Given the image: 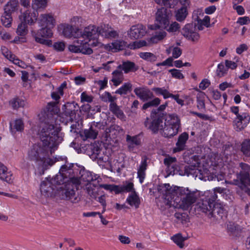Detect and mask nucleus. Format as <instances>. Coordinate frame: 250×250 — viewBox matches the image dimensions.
<instances>
[{
	"label": "nucleus",
	"instance_id": "f257e3e1",
	"mask_svg": "<svg viewBox=\"0 0 250 250\" xmlns=\"http://www.w3.org/2000/svg\"><path fill=\"white\" fill-rule=\"evenodd\" d=\"M60 128L53 124H45L40 133V137L42 146L35 144L29 152V156L32 160L39 162L42 165V169L39 175H42L49 167L52 166L55 161L49 157L50 153L54 151L63 140Z\"/></svg>",
	"mask_w": 250,
	"mask_h": 250
},
{
	"label": "nucleus",
	"instance_id": "f03ea898",
	"mask_svg": "<svg viewBox=\"0 0 250 250\" xmlns=\"http://www.w3.org/2000/svg\"><path fill=\"white\" fill-rule=\"evenodd\" d=\"M158 191L163 195V206L169 208L171 206L174 197V192H175L178 197L180 198L178 202H176V208L183 210H188L196 202L199 196L197 190L191 191L188 188L175 187H171L169 184L160 185L158 188Z\"/></svg>",
	"mask_w": 250,
	"mask_h": 250
},
{
	"label": "nucleus",
	"instance_id": "7ed1b4c3",
	"mask_svg": "<svg viewBox=\"0 0 250 250\" xmlns=\"http://www.w3.org/2000/svg\"><path fill=\"white\" fill-rule=\"evenodd\" d=\"M80 184L78 178H71V181L59 188L58 193L62 199L69 200L73 203H78L80 198L76 191Z\"/></svg>",
	"mask_w": 250,
	"mask_h": 250
},
{
	"label": "nucleus",
	"instance_id": "20e7f679",
	"mask_svg": "<svg viewBox=\"0 0 250 250\" xmlns=\"http://www.w3.org/2000/svg\"><path fill=\"white\" fill-rule=\"evenodd\" d=\"M98 29L95 25H89L85 27L83 31H81L80 37L83 39L84 43L88 47H101L103 44L98 41Z\"/></svg>",
	"mask_w": 250,
	"mask_h": 250
},
{
	"label": "nucleus",
	"instance_id": "39448f33",
	"mask_svg": "<svg viewBox=\"0 0 250 250\" xmlns=\"http://www.w3.org/2000/svg\"><path fill=\"white\" fill-rule=\"evenodd\" d=\"M166 121L160 134L166 138H170L176 135L180 127V120L178 117L174 114L169 115Z\"/></svg>",
	"mask_w": 250,
	"mask_h": 250
},
{
	"label": "nucleus",
	"instance_id": "423d86ee",
	"mask_svg": "<svg viewBox=\"0 0 250 250\" xmlns=\"http://www.w3.org/2000/svg\"><path fill=\"white\" fill-rule=\"evenodd\" d=\"M73 164H70L69 166L66 165L61 167L59 174H57L53 178L50 179L54 186H61L64 183L65 184L71 181V178H76L72 175L73 170L72 167Z\"/></svg>",
	"mask_w": 250,
	"mask_h": 250
},
{
	"label": "nucleus",
	"instance_id": "0eeeda50",
	"mask_svg": "<svg viewBox=\"0 0 250 250\" xmlns=\"http://www.w3.org/2000/svg\"><path fill=\"white\" fill-rule=\"evenodd\" d=\"M42 28L37 31H32V36L35 39L36 42L50 46L52 45V41L49 40H46L43 38L51 37L53 33L51 28L53 27L48 26H42Z\"/></svg>",
	"mask_w": 250,
	"mask_h": 250
},
{
	"label": "nucleus",
	"instance_id": "6e6552de",
	"mask_svg": "<svg viewBox=\"0 0 250 250\" xmlns=\"http://www.w3.org/2000/svg\"><path fill=\"white\" fill-rule=\"evenodd\" d=\"M79 108L78 104L74 102L67 103L64 104L62 107V118L65 120L62 122H65L66 124L76 119V113L78 111Z\"/></svg>",
	"mask_w": 250,
	"mask_h": 250
},
{
	"label": "nucleus",
	"instance_id": "1a4fd4ad",
	"mask_svg": "<svg viewBox=\"0 0 250 250\" xmlns=\"http://www.w3.org/2000/svg\"><path fill=\"white\" fill-rule=\"evenodd\" d=\"M150 118L151 119L146 118L144 123L145 125L154 133H157L158 132L161 133V131L162 130L164 125L163 120L165 118L155 115L153 116L152 114L150 115Z\"/></svg>",
	"mask_w": 250,
	"mask_h": 250
},
{
	"label": "nucleus",
	"instance_id": "9d476101",
	"mask_svg": "<svg viewBox=\"0 0 250 250\" xmlns=\"http://www.w3.org/2000/svg\"><path fill=\"white\" fill-rule=\"evenodd\" d=\"M170 13L164 7L158 10L156 14V21L158 28H167L169 24Z\"/></svg>",
	"mask_w": 250,
	"mask_h": 250
},
{
	"label": "nucleus",
	"instance_id": "9b49d317",
	"mask_svg": "<svg viewBox=\"0 0 250 250\" xmlns=\"http://www.w3.org/2000/svg\"><path fill=\"white\" fill-rule=\"evenodd\" d=\"M213 208L208 213V217L216 221H220L226 217V212L223 205L219 203H213Z\"/></svg>",
	"mask_w": 250,
	"mask_h": 250
},
{
	"label": "nucleus",
	"instance_id": "f8f14e48",
	"mask_svg": "<svg viewBox=\"0 0 250 250\" xmlns=\"http://www.w3.org/2000/svg\"><path fill=\"white\" fill-rule=\"evenodd\" d=\"M110 47L115 52L123 50L127 47L131 49L140 48L141 47V41L138 40L133 43L127 44L126 42L124 41L116 40L111 43Z\"/></svg>",
	"mask_w": 250,
	"mask_h": 250
},
{
	"label": "nucleus",
	"instance_id": "ddd939ff",
	"mask_svg": "<svg viewBox=\"0 0 250 250\" xmlns=\"http://www.w3.org/2000/svg\"><path fill=\"white\" fill-rule=\"evenodd\" d=\"M59 188L56 187V186H54L48 178H46L45 180L43 181L40 185L41 194L45 197L52 196L54 194V191L56 190L58 191Z\"/></svg>",
	"mask_w": 250,
	"mask_h": 250
},
{
	"label": "nucleus",
	"instance_id": "4468645a",
	"mask_svg": "<svg viewBox=\"0 0 250 250\" xmlns=\"http://www.w3.org/2000/svg\"><path fill=\"white\" fill-rule=\"evenodd\" d=\"M213 202L210 199L208 194H206L205 199L199 200L195 205V209L198 211H200L207 214L210 212Z\"/></svg>",
	"mask_w": 250,
	"mask_h": 250
},
{
	"label": "nucleus",
	"instance_id": "2eb2a0df",
	"mask_svg": "<svg viewBox=\"0 0 250 250\" xmlns=\"http://www.w3.org/2000/svg\"><path fill=\"white\" fill-rule=\"evenodd\" d=\"M236 179L230 182L231 185L238 186L240 189H245L250 186V176L242 172L237 173Z\"/></svg>",
	"mask_w": 250,
	"mask_h": 250
},
{
	"label": "nucleus",
	"instance_id": "dca6fc26",
	"mask_svg": "<svg viewBox=\"0 0 250 250\" xmlns=\"http://www.w3.org/2000/svg\"><path fill=\"white\" fill-rule=\"evenodd\" d=\"M89 150L88 151V155L91 159L93 160L98 159L101 161L105 162L104 161V156L102 152V148L100 147L99 144L94 143L91 144L89 146Z\"/></svg>",
	"mask_w": 250,
	"mask_h": 250
},
{
	"label": "nucleus",
	"instance_id": "f3484780",
	"mask_svg": "<svg viewBox=\"0 0 250 250\" xmlns=\"http://www.w3.org/2000/svg\"><path fill=\"white\" fill-rule=\"evenodd\" d=\"M250 121V116L248 114L244 113L238 115L234 121V128L237 131H240L246 127Z\"/></svg>",
	"mask_w": 250,
	"mask_h": 250
},
{
	"label": "nucleus",
	"instance_id": "a211bd4d",
	"mask_svg": "<svg viewBox=\"0 0 250 250\" xmlns=\"http://www.w3.org/2000/svg\"><path fill=\"white\" fill-rule=\"evenodd\" d=\"M97 28L98 37L101 35L105 38H113L118 36V32L113 30L108 24L101 25Z\"/></svg>",
	"mask_w": 250,
	"mask_h": 250
},
{
	"label": "nucleus",
	"instance_id": "6ab92c4d",
	"mask_svg": "<svg viewBox=\"0 0 250 250\" xmlns=\"http://www.w3.org/2000/svg\"><path fill=\"white\" fill-rule=\"evenodd\" d=\"M182 35L188 40L197 41L199 38L198 33L195 32V27L192 24H187L182 29Z\"/></svg>",
	"mask_w": 250,
	"mask_h": 250
},
{
	"label": "nucleus",
	"instance_id": "aec40b11",
	"mask_svg": "<svg viewBox=\"0 0 250 250\" xmlns=\"http://www.w3.org/2000/svg\"><path fill=\"white\" fill-rule=\"evenodd\" d=\"M82 178L83 180H85V181L88 182L86 185L87 193L91 198L96 199L97 195V192L94 185L90 183V182L93 180L91 173L88 172H86L82 175Z\"/></svg>",
	"mask_w": 250,
	"mask_h": 250
},
{
	"label": "nucleus",
	"instance_id": "412c9836",
	"mask_svg": "<svg viewBox=\"0 0 250 250\" xmlns=\"http://www.w3.org/2000/svg\"><path fill=\"white\" fill-rule=\"evenodd\" d=\"M62 34L66 38H70L73 37L74 38H80L81 31L77 27L68 24H64L62 25Z\"/></svg>",
	"mask_w": 250,
	"mask_h": 250
},
{
	"label": "nucleus",
	"instance_id": "4be33fe9",
	"mask_svg": "<svg viewBox=\"0 0 250 250\" xmlns=\"http://www.w3.org/2000/svg\"><path fill=\"white\" fill-rule=\"evenodd\" d=\"M38 23L40 26L53 27L55 24V20L51 14H43L40 16Z\"/></svg>",
	"mask_w": 250,
	"mask_h": 250
},
{
	"label": "nucleus",
	"instance_id": "5701e85b",
	"mask_svg": "<svg viewBox=\"0 0 250 250\" xmlns=\"http://www.w3.org/2000/svg\"><path fill=\"white\" fill-rule=\"evenodd\" d=\"M93 126H95L100 129H104V125H103V123L94 122L89 129L84 130L83 135L84 136L85 139L89 138L95 139L96 138L98 131L97 130L93 129Z\"/></svg>",
	"mask_w": 250,
	"mask_h": 250
},
{
	"label": "nucleus",
	"instance_id": "b1692460",
	"mask_svg": "<svg viewBox=\"0 0 250 250\" xmlns=\"http://www.w3.org/2000/svg\"><path fill=\"white\" fill-rule=\"evenodd\" d=\"M68 49L72 52L82 53L85 55H90L93 53L92 49L90 47H88L86 43L84 42L81 43L80 45H70Z\"/></svg>",
	"mask_w": 250,
	"mask_h": 250
},
{
	"label": "nucleus",
	"instance_id": "393cba45",
	"mask_svg": "<svg viewBox=\"0 0 250 250\" xmlns=\"http://www.w3.org/2000/svg\"><path fill=\"white\" fill-rule=\"evenodd\" d=\"M38 13L35 10L33 11L27 10L22 14V21L28 24H33L37 20Z\"/></svg>",
	"mask_w": 250,
	"mask_h": 250
},
{
	"label": "nucleus",
	"instance_id": "a878e982",
	"mask_svg": "<svg viewBox=\"0 0 250 250\" xmlns=\"http://www.w3.org/2000/svg\"><path fill=\"white\" fill-rule=\"evenodd\" d=\"M0 179L8 183L13 182V174L11 171H8L6 166L0 162Z\"/></svg>",
	"mask_w": 250,
	"mask_h": 250
},
{
	"label": "nucleus",
	"instance_id": "bb28decb",
	"mask_svg": "<svg viewBox=\"0 0 250 250\" xmlns=\"http://www.w3.org/2000/svg\"><path fill=\"white\" fill-rule=\"evenodd\" d=\"M117 194L122 193H131L135 190L134 188V184L128 181H126L123 183L122 185H117Z\"/></svg>",
	"mask_w": 250,
	"mask_h": 250
},
{
	"label": "nucleus",
	"instance_id": "cd10ccee",
	"mask_svg": "<svg viewBox=\"0 0 250 250\" xmlns=\"http://www.w3.org/2000/svg\"><path fill=\"white\" fill-rule=\"evenodd\" d=\"M188 139V134L186 132L182 133L178 137V141L176 144V147L174 148V152L183 150L185 148L186 143Z\"/></svg>",
	"mask_w": 250,
	"mask_h": 250
},
{
	"label": "nucleus",
	"instance_id": "c85d7f7f",
	"mask_svg": "<svg viewBox=\"0 0 250 250\" xmlns=\"http://www.w3.org/2000/svg\"><path fill=\"white\" fill-rule=\"evenodd\" d=\"M126 202L131 206H134L136 208L139 207L140 198L138 194L135 190L129 193L126 198Z\"/></svg>",
	"mask_w": 250,
	"mask_h": 250
},
{
	"label": "nucleus",
	"instance_id": "c756f323",
	"mask_svg": "<svg viewBox=\"0 0 250 250\" xmlns=\"http://www.w3.org/2000/svg\"><path fill=\"white\" fill-rule=\"evenodd\" d=\"M109 108L110 111L117 118H119L122 121L125 120V115L124 113L122 110H121L120 107L116 104V103L110 104Z\"/></svg>",
	"mask_w": 250,
	"mask_h": 250
},
{
	"label": "nucleus",
	"instance_id": "7c9ffc66",
	"mask_svg": "<svg viewBox=\"0 0 250 250\" xmlns=\"http://www.w3.org/2000/svg\"><path fill=\"white\" fill-rule=\"evenodd\" d=\"M112 78L111 81L113 84L117 86L121 84L124 80V75L122 71L117 68L112 72Z\"/></svg>",
	"mask_w": 250,
	"mask_h": 250
},
{
	"label": "nucleus",
	"instance_id": "2f4dec72",
	"mask_svg": "<svg viewBox=\"0 0 250 250\" xmlns=\"http://www.w3.org/2000/svg\"><path fill=\"white\" fill-rule=\"evenodd\" d=\"M135 64L134 62L130 61H126L123 62L122 64H120L117 68L121 71L123 70L125 73H127L130 71L136 70L135 68Z\"/></svg>",
	"mask_w": 250,
	"mask_h": 250
},
{
	"label": "nucleus",
	"instance_id": "473e14b6",
	"mask_svg": "<svg viewBox=\"0 0 250 250\" xmlns=\"http://www.w3.org/2000/svg\"><path fill=\"white\" fill-rule=\"evenodd\" d=\"M10 127L12 133L16 131H21L24 128V124L21 119H17L10 124Z\"/></svg>",
	"mask_w": 250,
	"mask_h": 250
},
{
	"label": "nucleus",
	"instance_id": "72a5a7b5",
	"mask_svg": "<svg viewBox=\"0 0 250 250\" xmlns=\"http://www.w3.org/2000/svg\"><path fill=\"white\" fill-rule=\"evenodd\" d=\"M128 35L131 39H139L141 35V26L139 24L132 26L130 28Z\"/></svg>",
	"mask_w": 250,
	"mask_h": 250
},
{
	"label": "nucleus",
	"instance_id": "f704fd0d",
	"mask_svg": "<svg viewBox=\"0 0 250 250\" xmlns=\"http://www.w3.org/2000/svg\"><path fill=\"white\" fill-rule=\"evenodd\" d=\"M18 5L17 0H11L5 5L4 10L5 13L11 15L12 13L16 10Z\"/></svg>",
	"mask_w": 250,
	"mask_h": 250
},
{
	"label": "nucleus",
	"instance_id": "c9c22d12",
	"mask_svg": "<svg viewBox=\"0 0 250 250\" xmlns=\"http://www.w3.org/2000/svg\"><path fill=\"white\" fill-rule=\"evenodd\" d=\"M188 12L186 7H182L175 12L176 19L179 21H182L186 18Z\"/></svg>",
	"mask_w": 250,
	"mask_h": 250
},
{
	"label": "nucleus",
	"instance_id": "e433bc0d",
	"mask_svg": "<svg viewBox=\"0 0 250 250\" xmlns=\"http://www.w3.org/2000/svg\"><path fill=\"white\" fill-rule=\"evenodd\" d=\"M200 171L198 167L196 166L188 165L185 167V173L188 176L192 175L194 176L197 177Z\"/></svg>",
	"mask_w": 250,
	"mask_h": 250
},
{
	"label": "nucleus",
	"instance_id": "4c0bfd02",
	"mask_svg": "<svg viewBox=\"0 0 250 250\" xmlns=\"http://www.w3.org/2000/svg\"><path fill=\"white\" fill-rule=\"evenodd\" d=\"M241 151L243 154L247 156L250 157V139H247L243 141L241 144Z\"/></svg>",
	"mask_w": 250,
	"mask_h": 250
},
{
	"label": "nucleus",
	"instance_id": "58836bf2",
	"mask_svg": "<svg viewBox=\"0 0 250 250\" xmlns=\"http://www.w3.org/2000/svg\"><path fill=\"white\" fill-rule=\"evenodd\" d=\"M132 90V85L129 83H125L120 88L115 91L116 94L121 95H125Z\"/></svg>",
	"mask_w": 250,
	"mask_h": 250
},
{
	"label": "nucleus",
	"instance_id": "ea45409f",
	"mask_svg": "<svg viewBox=\"0 0 250 250\" xmlns=\"http://www.w3.org/2000/svg\"><path fill=\"white\" fill-rule=\"evenodd\" d=\"M112 132H114V134H115L116 132L123 134L124 133V131L121 126L117 125H111L109 127L106 128L105 129L106 136H110V133Z\"/></svg>",
	"mask_w": 250,
	"mask_h": 250
},
{
	"label": "nucleus",
	"instance_id": "a19ab883",
	"mask_svg": "<svg viewBox=\"0 0 250 250\" xmlns=\"http://www.w3.org/2000/svg\"><path fill=\"white\" fill-rule=\"evenodd\" d=\"M167 106V103L166 102L165 104H161L159 107L156 109H154L152 110L151 114L154 115L158 116L165 118V114L164 110L166 107Z\"/></svg>",
	"mask_w": 250,
	"mask_h": 250
},
{
	"label": "nucleus",
	"instance_id": "79ce46f5",
	"mask_svg": "<svg viewBox=\"0 0 250 250\" xmlns=\"http://www.w3.org/2000/svg\"><path fill=\"white\" fill-rule=\"evenodd\" d=\"M47 5V0H33L32 6L34 10L44 8Z\"/></svg>",
	"mask_w": 250,
	"mask_h": 250
},
{
	"label": "nucleus",
	"instance_id": "37998d69",
	"mask_svg": "<svg viewBox=\"0 0 250 250\" xmlns=\"http://www.w3.org/2000/svg\"><path fill=\"white\" fill-rule=\"evenodd\" d=\"M174 217L176 218V222L178 223L185 224L189 220L188 215L185 213H176L174 214Z\"/></svg>",
	"mask_w": 250,
	"mask_h": 250
},
{
	"label": "nucleus",
	"instance_id": "c03bdc74",
	"mask_svg": "<svg viewBox=\"0 0 250 250\" xmlns=\"http://www.w3.org/2000/svg\"><path fill=\"white\" fill-rule=\"evenodd\" d=\"M10 103L14 109L21 107H23L25 105V102L19 98H14L11 101Z\"/></svg>",
	"mask_w": 250,
	"mask_h": 250
},
{
	"label": "nucleus",
	"instance_id": "a18cd8bd",
	"mask_svg": "<svg viewBox=\"0 0 250 250\" xmlns=\"http://www.w3.org/2000/svg\"><path fill=\"white\" fill-rule=\"evenodd\" d=\"M152 90L157 95H162L165 99L168 98L169 92L164 87H154Z\"/></svg>",
	"mask_w": 250,
	"mask_h": 250
},
{
	"label": "nucleus",
	"instance_id": "49530a36",
	"mask_svg": "<svg viewBox=\"0 0 250 250\" xmlns=\"http://www.w3.org/2000/svg\"><path fill=\"white\" fill-rule=\"evenodd\" d=\"M27 24L24 23L23 21H21V23L18 25L17 33L20 36H24L25 35L27 32Z\"/></svg>",
	"mask_w": 250,
	"mask_h": 250
},
{
	"label": "nucleus",
	"instance_id": "de8ad7c7",
	"mask_svg": "<svg viewBox=\"0 0 250 250\" xmlns=\"http://www.w3.org/2000/svg\"><path fill=\"white\" fill-rule=\"evenodd\" d=\"M154 1L159 5L171 8L175 5L177 0H154Z\"/></svg>",
	"mask_w": 250,
	"mask_h": 250
},
{
	"label": "nucleus",
	"instance_id": "09e8293b",
	"mask_svg": "<svg viewBox=\"0 0 250 250\" xmlns=\"http://www.w3.org/2000/svg\"><path fill=\"white\" fill-rule=\"evenodd\" d=\"M171 239L180 248H183L184 247V242L186 239L181 235V234L175 235L172 237Z\"/></svg>",
	"mask_w": 250,
	"mask_h": 250
},
{
	"label": "nucleus",
	"instance_id": "8fccbe9b",
	"mask_svg": "<svg viewBox=\"0 0 250 250\" xmlns=\"http://www.w3.org/2000/svg\"><path fill=\"white\" fill-rule=\"evenodd\" d=\"M11 15L4 12L3 14L1 17V21L3 25L5 27H8L10 25L11 21H12V17L11 16Z\"/></svg>",
	"mask_w": 250,
	"mask_h": 250
},
{
	"label": "nucleus",
	"instance_id": "3c124183",
	"mask_svg": "<svg viewBox=\"0 0 250 250\" xmlns=\"http://www.w3.org/2000/svg\"><path fill=\"white\" fill-rule=\"evenodd\" d=\"M166 32L163 31L156 33L154 36L150 38V41L152 43H156L159 41L162 40L166 36Z\"/></svg>",
	"mask_w": 250,
	"mask_h": 250
},
{
	"label": "nucleus",
	"instance_id": "603ef678",
	"mask_svg": "<svg viewBox=\"0 0 250 250\" xmlns=\"http://www.w3.org/2000/svg\"><path fill=\"white\" fill-rule=\"evenodd\" d=\"M224 188L220 187L216 188L213 191L207 192L206 193V194H208L211 201L212 202H214L217 198L216 192L222 193L224 192Z\"/></svg>",
	"mask_w": 250,
	"mask_h": 250
},
{
	"label": "nucleus",
	"instance_id": "864d4df0",
	"mask_svg": "<svg viewBox=\"0 0 250 250\" xmlns=\"http://www.w3.org/2000/svg\"><path fill=\"white\" fill-rule=\"evenodd\" d=\"M160 102L161 100L159 98H155L153 100L145 103L143 105L142 108L146 109L152 106H156L160 104Z\"/></svg>",
	"mask_w": 250,
	"mask_h": 250
},
{
	"label": "nucleus",
	"instance_id": "5fc2aeb1",
	"mask_svg": "<svg viewBox=\"0 0 250 250\" xmlns=\"http://www.w3.org/2000/svg\"><path fill=\"white\" fill-rule=\"evenodd\" d=\"M103 100L104 102H109L111 104H115L114 101L116 100V97L112 96L108 92H105L102 96Z\"/></svg>",
	"mask_w": 250,
	"mask_h": 250
},
{
	"label": "nucleus",
	"instance_id": "6e6d98bb",
	"mask_svg": "<svg viewBox=\"0 0 250 250\" xmlns=\"http://www.w3.org/2000/svg\"><path fill=\"white\" fill-rule=\"evenodd\" d=\"M228 69L223 63H220L218 65L216 70L217 75L219 77H222L227 73Z\"/></svg>",
	"mask_w": 250,
	"mask_h": 250
},
{
	"label": "nucleus",
	"instance_id": "4d7b16f0",
	"mask_svg": "<svg viewBox=\"0 0 250 250\" xmlns=\"http://www.w3.org/2000/svg\"><path fill=\"white\" fill-rule=\"evenodd\" d=\"M156 56L150 52L142 53V59L147 61L154 62L156 60Z\"/></svg>",
	"mask_w": 250,
	"mask_h": 250
},
{
	"label": "nucleus",
	"instance_id": "13d9d810",
	"mask_svg": "<svg viewBox=\"0 0 250 250\" xmlns=\"http://www.w3.org/2000/svg\"><path fill=\"white\" fill-rule=\"evenodd\" d=\"M100 187L104 189L109 190L111 192H114L115 194H117V185H109V184H101Z\"/></svg>",
	"mask_w": 250,
	"mask_h": 250
},
{
	"label": "nucleus",
	"instance_id": "bf43d9fd",
	"mask_svg": "<svg viewBox=\"0 0 250 250\" xmlns=\"http://www.w3.org/2000/svg\"><path fill=\"white\" fill-rule=\"evenodd\" d=\"M169 49H172V58L177 59L182 54V50L178 47H170Z\"/></svg>",
	"mask_w": 250,
	"mask_h": 250
},
{
	"label": "nucleus",
	"instance_id": "052dcab7",
	"mask_svg": "<svg viewBox=\"0 0 250 250\" xmlns=\"http://www.w3.org/2000/svg\"><path fill=\"white\" fill-rule=\"evenodd\" d=\"M169 72L171 73L173 78L182 79L184 78L183 74L181 73V71L176 69H172L169 70Z\"/></svg>",
	"mask_w": 250,
	"mask_h": 250
},
{
	"label": "nucleus",
	"instance_id": "680f3d73",
	"mask_svg": "<svg viewBox=\"0 0 250 250\" xmlns=\"http://www.w3.org/2000/svg\"><path fill=\"white\" fill-rule=\"evenodd\" d=\"M51 97L53 99L56 101V102L49 103L48 104V106H54L55 104H57L59 102L58 101L60 99V95L58 92H53L51 93Z\"/></svg>",
	"mask_w": 250,
	"mask_h": 250
},
{
	"label": "nucleus",
	"instance_id": "e2e57ef3",
	"mask_svg": "<svg viewBox=\"0 0 250 250\" xmlns=\"http://www.w3.org/2000/svg\"><path fill=\"white\" fill-rule=\"evenodd\" d=\"M240 167L241 168V170L239 172H242L244 174H248L250 175V166L249 165L241 163L240 164Z\"/></svg>",
	"mask_w": 250,
	"mask_h": 250
},
{
	"label": "nucleus",
	"instance_id": "0e129e2a",
	"mask_svg": "<svg viewBox=\"0 0 250 250\" xmlns=\"http://www.w3.org/2000/svg\"><path fill=\"white\" fill-rule=\"evenodd\" d=\"M167 27H168L167 28V31L169 32H174L180 29V27L178 23H177L176 21H174L171 24H170V25L169 26H168Z\"/></svg>",
	"mask_w": 250,
	"mask_h": 250
},
{
	"label": "nucleus",
	"instance_id": "69168bd1",
	"mask_svg": "<svg viewBox=\"0 0 250 250\" xmlns=\"http://www.w3.org/2000/svg\"><path fill=\"white\" fill-rule=\"evenodd\" d=\"M176 162V158L175 157H168L166 158L164 160V163L165 165H166L167 167H173V163Z\"/></svg>",
	"mask_w": 250,
	"mask_h": 250
},
{
	"label": "nucleus",
	"instance_id": "338daca9",
	"mask_svg": "<svg viewBox=\"0 0 250 250\" xmlns=\"http://www.w3.org/2000/svg\"><path fill=\"white\" fill-rule=\"evenodd\" d=\"M82 19L80 17L75 16L73 17L71 20V22L73 24L72 25L74 27H76V26H78L79 25L81 24Z\"/></svg>",
	"mask_w": 250,
	"mask_h": 250
},
{
	"label": "nucleus",
	"instance_id": "774afa93",
	"mask_svg": "<svg viewBox=\"0 0 250 250\" xmlns=\"http://www.w3.org/2000/svg\"><path fill=\"white\" fill-rule=\"evenodd\" d=\"M9 60L12 61L14 64L18 65L20 67L23 68L25 65L24 63L22 61L18 59H15V56H13L12 55H10Z\"/></svg>",
	"mask_w": 250,
	"mask_h": 250
}]
</instances>
